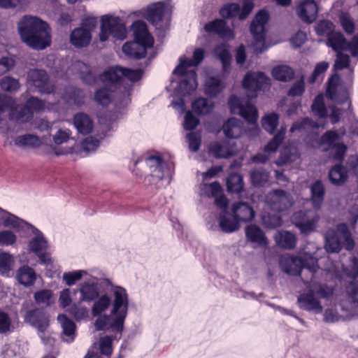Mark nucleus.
<instances>
[{
    "instance_id": "55",
    "label": "nucleus",
    "mask_w": 358,
    "mask_h": 358,
    "mask_svg": "<svg viewBox=\"0 0 358 358\" xmlns=\"http://www.w3.org/2000/svg\"><path fill=\"white\" fill-rule=\"evenodd\" d=\"M34 299L37 303L50 306L53 302L52 292L50 289H42L35 293Z\"/></svg>"
},
{
    "instance_id": "49",
    "label": "nucleus",
    "mask_w": 358,
    "mask_h": 358,
    "mask_svg": "<svg viewBox=\"0 0 358 358\" xmlns=\"http://www.w3.org/2000/svg\"><path fill=\"white\" fill-rule=\"evenodd\" d=\"M229 192L239 193L243 187V177L238 173H231L227 180Z\"/></svg>"
},
{
    "instance_id": "60",
    "label": "nucleus",
    "mask_w": 358,
    "mask_h": 358,
    "mask_svg": "<svg viewBox=\"0 0 358 358\" xmlns=\"http://www.w3.org/2000/svg\"><path fill=\"white\" fill-rule=\"evenodd\" d=\"M13 257L11 255L6 252L0 254V272L7 274L12 268Z\"/></svg>"
},
{
    "instance_id": "29",
    "label": "nucleus",
    "mask_w": 358,
    "mask_h": 358,
    "mask_svg": "<svg viewBox=\"0 0 358 358\" xmlns=\"http://www.w3.org/2000/svg\"><path fill=\"white\" fill-rule=\"evenodd\" d=\"M245 235L249 241L260 247L268 245V239L264 231L257 225L250 224L245 229Z\"/></svg>"
},
{
    "instance_id": "64",
    "label": "nucleus",
    "mask_w": 358,
    "mask_h": 358,
    "mask_svg": "<svg viewBox=\"0 0 358 358\" xmlns=\"http://www.w3.org/2000/svg\"><path fill=\"white\" fill-rule=\"evenodd\" d=\"M333 24L329 20H322L320 21L316 26L315 30L318 35H327L329 37V35L333 33Z\"/></svg>"
},
{
    "instance_id": "37",
    "label": "nucleus",
    "mask_w": 358,
    "mask_h": 358,
    "mask_svg": "<svg viewBox=\"0 0 358 358\" xmlns=\"http://www.w3.org/2000/svg\"><path fill=\"white\" fill-rule=\"evenodd\" d=\"M224 88L222 80L218 76L209 77L205 83V93L210 96H215Z\"/></svg>"
},
{
    "instance_id": "22",
    "label": "nucleus",
    "mask_w": 358,
    "mask_h": 358,
    "mask_svg": "<svg viewBox=\"0 0 358 358\" xmlns=\"http://www.w3.org/2000/svg\"><path fill=\"white\" fill-rule=\"evenodd\" d=\"M331 268L327 269L335 278H342L343 275H346L350 278H355L358 277V259L353 257L351 260V268H344L343 264L338 262L334 263L330 259H327Z\"/></svg>"
},
{
    "instance_id": "43",
    "label": "nucleus",
    "mask_w": 358,
    "mask_h": 358,
    "mask_svg": "<svg viewBox=\"0 0 358 358\" xmlns=\"http://www.w3.org/2000/svg\"><path fill=\"white\" fill-rule=\"evenodd\" d=\"M294 70L287 65H279L273 68V77L280 81L287 82L294 76Z\"/></svg>"
},
{
    "instance_id": "32",
    "label": "nucleus",
    "mask_w": 358,
    "mask_h": 358,
    "mask_svg": "<svg viewBox=\"0 0 358 358\" xmlns=\"http://www.w3.org/2000/svg\"><path fill=\"white\" fill-rule=\"evenodd\" d=\"M242 122L236 118L232 117L228 120L222 126V130L229 138H237L243 133Z\"/></svg>"
},
{
    "instance_id": "9",
    "label": "nucleus",
    "mask_w": 358,
    "mask_h": 358,
    "mask_svg": "<svg viewBox=\"0 0 358 358\" xmlns=\"http://www.w3.org/2000/svg\"><path fill=\"white\" fill-rule=\"evenodd\" d=\"M110 36L118 40H124L127 37V29L120 17L104 15L101 18L99 39L104 42Z\"/></svg>"
},
{
    "instance_id": "8",
    "label": "nucleus",
    "mask_w": 358,
    "mask_h": 358,
    "mask_svg": "<svg viewBox=\"0 0 358 358\" xmlns=\"http://www.w3.org/2000/svg\"><path fill=\"white\" fill-rule=\"evenodd\" d=\"M325 248L329 252H338L342 244L348 250L354 248V241L347 224L344 223L338 224L336 231L329 229L325 235Z\"/></svg>"
},
{
    "instance_id": "48",
    "label": "nucleus",
    "mask_w": 358,
    "mask_h": 358,
    "mask_svg": "<svg viewBox=\"0 0 358 358\" xmlns=\"http://www.w3.org/2000/svg\"><path fill=\"white\" fill-rule=\"evenodd\" d=\"M215 53L222 63L223 71H227L231 62L228 46L224 43L221 44L215 48Z\"/></svg>"
},
{
    "instance_id": "28",
    "label": "nucleus",
    "mask_w": 358,
    "mask_h": 358,
    "mask_svg": "<svg viewBox=\"0 0 358 358\" xmlns=\"http://www.w3.org/2000/svg\"><path fill=\"white\" fill-rule=\"evenodd\" d=\"M204 29L208 33H214L222 38H234V34L231 29L227 27L226 22L223 20H215L207 23Z\"/></svg>"
},
{
    "instance_id": "53",
    "label": "nucleus",
    "mask_w": 358,
    "mask_h": 358,
    "mask_svg": "<svg viewBox=\"0 0 358 358\" xmlns=\"http://www.w3.org/2000/svg\"><path fill=\"white\" fill-rule=\"evenodd\" d=\"M110 304V299L106 294L102 295L94 303L92 309L94 316L100 315L105 311Z\"/></svg>"
},
{
    "instance_id": "36",
    "label": "nucleus",
    "mask_w": 358,
    "mask_h": 358,
    "mask_svg": "<svg viewBox=\"0 0 358 358\" xmlns=\"http://www.w3.org/2000/svg\"><path fill=\"white\" fill-rule=\"evenodd\" d=\"M73 124L79 133L87 134L93 129V123L91 118L87 114L80 113L73 118Z\"/></svg>"
},
{
    "instance_id": "11",
    "label": "nucleus",
    "mask_w": 358,
    "mask_h": 358,
    "mask_svg": "<svg viewBox=\"0 0 358 358\" xmlns=\"http://www.w3.org/2000/svg\"><path fill=\"white\" fill-rule=\"evenodd\" d=\"M147 19L156 29L165 30L169 26L171 10L163 2L159 1L147 8Z\"/></svg>"
},
{
    "instance_id": "18",
    "label": "nucleus",
    "mask_w": 358,
    "mask_h": 358,
    "mask_svg": "<svg viewBox=\"0 0 358 358\" xmlns=\"http://www.w3.org/2000/svg\"><path fill=\"white\" fill-rule=\"evenodd\" d=\"M24 320L27 322L37 328L40 334H44L49 326L48 315L43 310L38 308L27 311Z\"/></svg>"
},
{
    "instance_id": "42",
    "label": "nucleus",
    "mask_w": 358,
    "mask_h": 358,
    "mask_svg": "<svg viewBox=\"0 0 358 358\" xmlns=\"http://www.w3.org/2000/svg\"><path fill=\"white\" fill-rule=\"evenodd\" d=\"M327 44L335 51L338 52L346 48L347 41L342 34L333 32L329 35Z\"/></svg>"
},
{
    "instance_id": "17",
    "label": "nucleus",
    "mask_w": 358,
    "mask_h": 358,
    "mask_svg": "<svg viewBox=\"0 0 358 358\" xmlns=\"http://www.w3.org/2000/svg\"><path fill=\"white\" fill-rule=\"evenodd\" d=\"M254 7V4L252 0H245L243 7L240 10V6L238 4L231 3L226 4L220 11L222 17L224 18H231L239 15L240 20H244L251 13Z\"/></svg>"
},
{
    "instance_id": "59",
    "label": "nucleus",
    "mask_w": 358,
    "mask_h": 358,
    "mask_svg": "<svg viewBox=\"0 0 358 358\" xmlns=\"http://www.w3.org/2000/svg\"><path fill=\"white\" fill-rule=\"evenodd\" d=\"M0 86L2 90L7 92H15L19 90L20 83L18 80L13 78L10 76L3 77L1 82Z\"/></svg>"
},
{
    "instance_id": "26",
    "label": "nucleus",
    "mask_w": 358,
    "mask_h": 358,
    "mask_svg": "<svg viewBox=\"0 0 358 358\" xmlns=\"http://www.w3.org/2000/svg\"><path fill=\"white\" fill-rule=\"evenodd\" d=\"M209 152L216 158H229L235 155L236 149L229 141H223L212 143Z\"/></svg>"
},
{
    "instance_id": "39",
    "label": "nucleus",
    "mask_w": 358,
    "mask_h": 358,
    "mask_svg": "<svg viewBox=\"0 0 358 358\" xmlns=\"http://www.w3.org/2000/svg\"><path fill=\"white\" fill-rule=\"evenodd\" d=\"M57 320L61 324L64 335L67 337L66 341L67 342L73 341L76 335L75 323L72 320L68 319L64 315H58Z\"/></svg>"
},
{
    "instance_id": "4",
    "label": "nucleus",
    "mask_w": 358,
    "mask_h": 358,
    "mask_svg": "<svg viewBox=\"0 0 358 358\" xmlns=\"http://www.w3.org/2000/svg\"><path fill=\"white\" fill-rule=\"evenodd\" d=\"M18 31L22 41L33 49L43 50L50 45L48 25L36 17H23L18 23Z\"/></svg>"
},
{
    "instance_id": "16",
    "label": "nucleus",
    "mask_w": 358,
    "mask_h": 358,
    "mask_svg": "<svg viewBox=\"0 0 358 358\" xmlns=\"http://www.w3.org/2000/svg\"><path fill=\"white\" fill-rule=\"evenodd\" d=\"M28 82L41 93L50 94L54 92V87L48 82L45 71L31 70L28 73Z\"/></svg>"
},
{
    "instance_id": "31",
    "label": "nucleus",
    "mask_w": 358,
    "mask_h": 358,
    "mask_svg": "<svg viewBox=\"0 0 358 358\" xmlns=\"http://www.w3.org/2000/svg\"><path fill=\"white\" fill-rule=\"evenodd\" d=\"M91 38L90 30H86L83 27L73 29L70 35V42L76 48L87 46L90 43Z\"/></svg>"
},
{
    "instance_id": "10",
    "label": "nucleus",
    "mask_w": 358,
    "mask_h": 358,
    "mask_svg": "<svg viewBox=\"0 0 358 358\" xmlns=\"http://www.w3.org/2000/svg\"><path fill=\"white\" fill-rule=\"evenodd\" d=\"M229 105L232 113L241 115L251 126V130H253L255 134L257 132V110L249 101L243 102L237 96L232 95L229 98Z\"/></svg>"
},
{
    "instance_id": "57",
    "label": "nucleus",
    "mask_w": 358,
    "mask_h": 358,
    "mask_svg": "<svg viewBox=\"0 0 358 358\" xmlns=\"http://www.w3.org/2000/svg\"><path fill=\"white\" fill-rule=\"evenodd\" d=\"M262 222L266 227L273 229L280 227L282 221L280 215L267 213L262 216Z\"/></svg>"
},
{
    "instance_id": "40",
    "label": "nucleus",
    "mask_w": 358,
    "mask_h": 358,
    "mask_svg": "<svg viewBox=\"0 0 358 358\" xmlns=\"http://www.w3.org/2000/svg\"><path fill=\"white\" fill-rule=\"evenodd\" d=\"M85 97L84 92L80 89L69 86L66 88L64 98L70 104L81 105Z\"/></svg>"
},
{
    "instance_id": "6",
    "label": "nucleus",
    "mask_w": 358,
    "mask_h": 358,
    "mask_svg": "<svg viewBox=\"0 0 358 358\" xmlns=\"http://www.w3.org/2000/svg\"><path fill=\"white\" fill-rule=\"evenodd\" d=\"M204 50L196 48L193 53V59H189L185 55L180 57V63L173 71L174 75L180 76L178 85L176 91L181 95L185 96L191 94L197 87L196 74L194 70L187 68L197 66L204 57Z\"/></svg>"
},
{
    "instance_id": "7",
    "label": "nucleus",
    "mask_w": 358,
    "mask_h": 358,
    "mask_svg": "<svg viewBox=\"0 0 358 358\" xmlns=\"http://www.w3.org/2000/svg\"><path fill=\"white\" fill-rule=\"evenodd\" d=\"M131 29L135 40L124 43L122 51L129 57L140 59L145 55L147 48L152 46L154 39L149 34L147 24L143 21L134 22L131 25Z\"/></svg>"
},
{
    "instance_id": "54",
    "label": "nucleus",
    "mask_w": 358,
    "mask_h": 358,
    "mask_svg": "<svg viewBox=\"0 0 358 358\" xmlns=\"http://www.w3.org/2000/svg\"><path fill=\"white\" fill-rule=\"evenodd\" d=\"M279 120V116L276 113H271L266 115L262 120V127L264 129L269 133H273L278 124Z\"/></svg>"
},
{
    "instance_id": "13",
    "label": "nucleus",
    "mask_w": 358,
    "mask_h": 358,
    "mask_svg": "<svg viewBox=\"0 0 358 358\" xmlns=\"http://www.w3.org/2000/svg\"><path fill=\"white\" fill-rule=\"evenodd\" d=\"M270 79L261 72H250L245 75L243 86L247 90L250 99L257 96V92L264 90L269 85Z\"/></svg>"
},
{
    "instance_id": "21",
    "label": "nucleus",
    "mask_w": 358,
    "mask_h": 358,
    "mask_svg": "<svg viewBox=\"0 0 358 358\" xmlns=\"http://www.w3.org/2000/svg\"><path fill=\"white\" fill-rule=\"evenodd\" d=\"M297 303L300 308L313 312L315 314H320L323 310V307L315 297L314 293L309 289L308 292L301 294L297 298Z\"/></svg>"
},
{
    "instance_id": "47",
    "label": "nucleus",
    "mask_w": 358,
    "mask_h": 358,
    "mask_svg": "<svg viewBox=\"0 0 358 358\" xmlns=\"http://www.w3.org/2000/svg\"><path fill=\"white\" fill-rule=\"evenodd\" d=\"M0 211L7 215L3 220V224L4 227L13 228L17 231H20L21 229L27 225V223L14 215H12L1 208H0Z\"/></svg>"
},
{
    "instance_id": "63",
    "label": "nucleus",
    "mask_w": 358,
    "mask_h": 358,
    "mask_svg": "<svg viewBox=\"0 0 358 358\" xmlns=\"http://www.w3.org/2000/svg\"><path fill=\"white\" fill-rule=\"evenodd\" d=\"M17 240L15 234L9 230L0 231V245L9 246L13 245Z\"/></svg>"
},
{
    "instance_id": "62",
    "label": "nucleus",
    "mask_w": 358,
    "mask_h": 358,
    "mask_svg": "<svg viewBox=\"0 0 358 358\" xmlns=\"http://www.w3.org/2000/svg\"><path fill=\"white\" fill-rule=\"evenodd\" d=\"M112 338L108 336L100 338L99 341V346L100 352L102 355L108 357L112 354Z\"/></svg>"
},
{
    "instance_id": "20",
    "label": "nucleus",
    "mask_w": 358,
    "mask_h": 358,
    "mask_svg": "<svg viewBox=\"0 0 358 358\" xmlns=\"http://www.w3.org/2000/svg\"><path fill=\"white\" fill-rule=\"evenodd\" d=\"M201 195L215 198V204L222 209H226L227 207V200L223 196L221 186L217 182L201 185Z\"/></svg>"
},
{
    "instance_id": "38",
    "label": "nucleus",
    "mask_w": 358,
    "mask_h": 358,
    "mask_svg": "<svg viewBox=\"0 0 358 358\" xmlns=\"http://www.w3.org/2000/svg\"><path fill=\"white\" fill-rule=\"evenodd\" d=\"M311 201L316 208H320L323 203L325 189L322 182L320 180L314 182L310 187Z\"/></svg>"
},
{
    "instance_id": "46",
    "label": "nucleus",
    "mask_w": 358,
    "mask_h": 358,
    "mask_svg": "<svg viewBox=\"0 0 358 358\" xmlns=\"http://www.w3.org/2000/svg\"><path fill=\"white\" fill-rule=\"evenodd\" d=\"M329 179L335 185H341L347 179L346 169L341 165H336L329 171Z\"/></svg>"
},
{
    "instance_id": "58",
    "label": "nucleus",
    "mask_w": 358,
    "mask_h": 358,
    "mask_svg": "<svg viewBox=\"0 0 358 358\" xmlns=\"http://www.w3.org/2000/svg\"><path fill=\"white\" fill-rule=\"evenodd\" d=\"M313 112L320 117H324L327 115V110L324 103L323 95H318L312 105Z\"/></svg>"
},
{
    "instance_id": "45",
    "label": "nucleus",
    "mask_w": 358,
    "mask_h": 358,
    "mask_svg": "<svg viewBox=\"0 0 358 358\" xmlns=\"http://www.w3.org/2000/svg\"><path fill=\"white\" fill-rule=\"evenodd\" d=\"M42 141L36 135L25 134L15 139V145L22 147L36 148L41 145Z\"/></svg>"
},
{
    "instance_id": "14",
    "label": "nucleus",
    "mask_w": 358,
    "mask_h": 358,
    "mask_svg": "<svg viewBox=\"0 0 358 358\" xmlns=\"http://www.w3.org/2000/svg\"><path fill=\"white\" fill-rule=\"evenodd\" d=\"M319 216L313 210H300L292 216V222L302 234H308L314 231L317 227Z\"/></svg>"
},
{
    "instance_id": "44",
    "label": "nucleus",
    "mask_w": 358,
    "mask_h": 358,
    "mask_svg": "<svg viewBox=\"0 0 358 358\" xmlns=\"http://www.w3.org/2000/svg\"><path fill=\"white\" fill-rule=\"evenodd\" d=\"M213 108L212 101L206 98H199L192 103V110L197 115H206L211 112Z\"/></svg>"
},
{
    "instance_id": "56",
    "label": "nucleus",
    "mask_w": 358,
    "mask_h": 358,
    "mask_svg": "<svg viewBox=\"0 0 358 358\" xmlns=\"http://www.w3.org/2000/svg\"><path fill=\"white\" fill-rule=\"evenodd\" d=\"M285 128H281L273 138L266 145L265 151L266 152H274L282 143L285 134Z\"/></svg>"
},
{
    "instance_id": "1",
    "label": "nucleus",
    "mask_w": 358,
    "mask_h": 358,
    "mask_svg": "<svg viewBox=\"0 0 358 358\" xmlns=\"http://www.w3.org/2000/svg\"><path fill=\"white\" fill-rule=\"evenodd\" d=\"M143 75L141 69H130L120 66H110L101 76V80L110 89L103 87L94 94L95 101L102 106L108 105L111 100L127 103L133 83L140 80Z\"/></svg>"
},
{
    "instance_id": "19",
    "label": "nucleus",
    "mask_w": 358,
    "mask_h": 358,
    "mask_svg": "<svg viewBox=\"0 0 358 358\" xmlns=\"http://www.w3.org/2000/svg\"><path fill=\"white\" fill-rule=\"evenodd\" d=\"M269 19L268 12L264 10L259 11L250 26V31L257 42L263 43L265 38V24Z\"/></svg>"
},
{
    "instance_id": "24",
    "label": "nucleus",
    "mask_w": 358,
    "mask_h": 358,
    "mask_svg": "<svg viewBox=\"0 0 358 358\" xmlns=\"http://www.w3.org/2000/svg\"><path fill=\"white\" fill-rule=\"evenodd\" d=\"M297 13L303 22L311 23L317 17V6L313 0H303L297 7Z\"/></svg>"
},
{
    "instance_id": "52",
    "label": "nucleus",
    "mask_w": 358,
    "mask_h": 358,
    "mask_svg": "<svg viewBox=\"0 0 358 358\" xmlns=\"http://www.w3.org/2000/svg\"><path fill=\"white\" fill-rule=\"evenodd\" d=\"M220 227L222 231L225 233H231L238 230L240 227L238 222L234 218L231 220L225 216L220 217Z\"/></svg>"
},
{
    "instance_id": "41",
    "label": "nucleus",
    "mask_w": 358,
    "mask_h": 358,
    "mask_svg": "<svg viewBox=\"0 0 358 358\" xmlns=\"http://www.w3.org/2000/svg\"><path fill=\"white\" fill-rule=\"evenodd\" d=\"M17 279L20 284L25 286H29L34 282L36 280V274L31 268L29 266H23L18 270Z\"/></svg>"
},
{
    "instance_id": "3",
    "label": "nucleus",
    "mask_w": 358,
    "mask_h": 358,
    "mask_svg": "<svg viewBox=\"0 0 358 358\" xmlns=\"http://www.w3.org/2000/svg\"><path fill=\"white\" fill-rule=\"evenodd\" d=\"M282 270L291 275H299L303 283L310 282L324 273L318 265L317 259L312 255L304 252L298 256L285 255L281 257Z\"/></svg>"
},
{
    "instance_id": "5",
    "label": "nucleus",
    "mask_w": 358,
    "mask_h": 358,
    "mask_svg": "<svg viewBox=\"0 0 358 358\" xmlns=\"http://www.w3.org/2000/svg\"><path fill=\"white\" fill-rule=\"evenodd\" d=\"M114 302L110 317L101 316L95 322L96 330L110 327L113 330L122 332L124 322L127 314L128 296L126 290L122 287L113 288Z\"/></svg>"
},
{
    "instance_id": "25",
    "label": "nucleus",
    "mask_w": 358,
    "mask_h": 358,
    "mask_svg": "<svg viewBox=\"0 0 358 358\" xmlns=\"http://www.w3.org/2000/svg\"><path fill=\"white\" fill-rule=\"evenodd\" d=\"M30 250L37 254L41 262L44 264L50 263L51 259L49 255L42 252L48 247V243L43 236L40 233L33 238L29 244Z\"/></svg>"
},
{
    "instance_id": "34",
    "label": "nucleus",
    "mask_w": 358,
    "mask_h": 358,
    "mask_svg": "<svg viewBox=\"0 0 358 358\" xmlns=\"http://www.w3.org/2000/svg\"><path fill=\"white\" fill-rule=\"evenodd\" d=\"M146 163L150 169L152 177L158 180L164 178L166 164L160 156H150L146 159Z\"/></svg>"
},
{
    "instance_id": "23",
    "label": "nucleus",
    "mask_w": 358,
    "mask_h": 358,
    "mask_svg": "<svg viewBox=\"0 0 358 358\" xmlns=\"http://www.w3.org/2000/svg\"><path fill=\"white\" fill-rule=\"evenodd\" d=\"M329 268H331V266L327 262V268L325 269L322 268L324 271L322 274L315 279H310V282L304 283L308 289H310L311 292L314 294L316 293L322 298H328L331 296L333 293L331 289L320 283L321 280L323 279L324 275L330 274L331 277H334L331 273L328 272L327 269Z\"/></svg>"
},
{
    "instance_id": "51",
    "label": "nucleus",
    "mask_w": 358,
    "mask_h": 358,
    "mask_svg": "<svg viewBox=\"0 0 358 358\" xmlns=\"http://www.w3.org/2000/svg\"><path fill=\"white\" fill-rule=\"evenodd\" d=\"M250 178L254 185L262 186L268 182L269 175L264 169L257 168L251 171Z\"/></svg>"
},
{
    "instance_id": "33",
    "label": "nucleus",
    "mask_w": 358,
    "mask_h": 358,
    "mask_svg": "<svg viewBox=\"0 0 358 358\" xmlns=\"http://www.w3.org/2000/svg\"><path fill=\"white\" fill-rule=\"evenodd\" d=\"M80 301L90 302L96 299L99 296V287L96 282H85L80 287Z\"/></svg>"
},
{
    "instance_id": "50",
    "label": "nucleus",
    "mask_w": 358,
    "mask_h": 358,
    "mask_svg": "<svg viewBox=\"0 0 358 358\" xmlns=\"http://www.w3.org/2000/svg\"><path fill=\"white\" fill-rule=\"evenodd\" d=\"M73 69L77 71L84 82L91 84L94 80V76L91 72V69L86 64L78 61L73 64Z\"/></svg>"
},
{
    "instance_id": "2",
    "label": "nucleus",
    "mask_w": 358,
    "mask_h": 358,
    "mask_svg": "<svg viewBox=\"0 0 358 358\" xmlns=\"http://www.w3.org/2000/svg\"><path fill=\"white\" fill-rule=\"evenodd\" d=\"M319 124L309 118H304L300 122H295L290 129L291 132L299 131L307 133V143L313 148L326 145L327 150H331L332 158L337 161L344 159L347 147L339 142L341 136L334 130L327 131L320 138H319Z\"/></svg>"
},
{
    "instance_id": "27",
    "label": "nucleus",
    "mask_w": 358,
    "mask_h": 358,
    "mask_svg": "<svg viewBox=\"0 0 358 358\" xmlns=\"http://www.w3.org/2000/svg\"><path fill=\"white\" fill-rule=\"evenodd\" d=\"M232 212L234 218L238 222H248L252 220L255 215L253 208L245 202L234 203Z\"/></svg>"
},
{
    "instance_id": "12",
    "label": "nucleus",
    "mask_w": 358,
    "mask_h": 358,
    "mask_svg": "<svg viewBox=\"0 0 358 358\" xmlns=\"http://www.w3.org/2000/svg\"><path fill=\"white\" fill-rule=\"evenodd\" d=\"M265 202L271 210L282 212L292 206L294 199L290 194L284 190L273 189L267 194Z\"/></svg>"
},
{
    "instance_id": "15",
    "label": "nucleus",
    "mask_w": 358,
    "mask_h": 358,
    "mask_svg": "<svg viewBox=\"0 0 358 358\" xmlns=\"http://www.w3.org/2000/svg\"><path fill=\"white\" fill-rule=\"evenodd\" d=\"M339 83V76L338 75L332 76L329 80L326 96L332 101L342 103L348 101V94L347 90Z\"/></svg>"
},
{
    "instance_id": "35",
    "label": "nucleus",
    "mask_w": 358,
    "mask_h": 358,
    "mask_svg": "<svg viewBox=\"0 0 358 358\" xmlns=\"http://www.w3.org/2000/svg\"><path fill=\"white\" fill-rule=\"evenodd\" d=\"M340 307L343 319L349 320L358 316V299H343Z\"/></svg>"
},
{
    "instance_id": "30",
    "label": "nucleus",
    "mask_w": 358,
    "mask_h": 358,
    "mask_svg": "<svg viewBox=\"0 0 358 358\" xmlns=\"http://www.w3.org/2000/svg\"><path fill=\"white\" fill-rule=\"evenodd\" d=\"M274 240L278 246L292 250L295 248L297 242V238L295 234L288 231H278L274 235Z\"/></svg>"
},
{
    "instance_id": "61",
    "label": "nucleus",
    "mask_w": 358,
    "mask_h": 358,
    "mask_svg": "<svg viewBox=\"0 0 358 358\" xmlns=\"http://www.w3.org/2000/svg\"><path fill=\"white\" fill-rule=\"evenodd\" d=\"M341 24L345 31L348 34H352L355 31V24L348 13H341L339 15Z\"/></svg>"
}]
</instances>
